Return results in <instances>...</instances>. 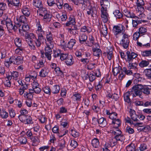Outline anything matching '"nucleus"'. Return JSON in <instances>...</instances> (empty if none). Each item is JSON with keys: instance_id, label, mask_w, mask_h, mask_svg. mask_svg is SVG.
I'll list each match as a JSON object with an SVG mask.
<instances>
[{"instance_id": "obj_45", "label": "nucleus", "mask_w": 151, "mask_h": 151, "mask_svg": "<svg viewBox=\"0 0 151 151\" xmlns=\"http://www.w3.org/2000/svg\"><path fill=\"white\" fill-rule=\"evenodd\" d=\"M113 14L115 16L117 19H121L123 17L122 14L119 11V10H116L114 11Z\"/></svg>"}, {"instance_id": "obj_1", "label": "nucleus", "mask_w": 151, "mask_h": 151, "mask_svg": "<svg viewBox=\"0 0 151 151\" xmlns=\"http://www.w3.org/2000/svg\"><path fill=\"white\" fill-rule=\"evenodd\" d=\"M16 20L18 22L15 21V24L19 27V34L21 36L24 37L27 31L29 29V25L27 24V20L24 15H21L17 17Z\"/></svg>"}, {"instance_id": "obj_60", "label": "nucleus", "mask_w": 151, "mask_h": 151, "mask_svg": "<svg viewBox=\"0 0 151 151\" xmlns=\"http://www.w3.org/2000/svg\"><path fill=\"white\" fill-rule=\"evenodd\" d=\"M73 98L75 100V101H80L81 100V96L80 94L78 93L74 94L73 95Z\"/></svg>"}, {"instance_id": "obj_13", "label": "nucleus", "mask_w": 151, "mask_h": 151, "mask_svg": "<svg viewBox=\"0 0 151 151\" xmlns=\"http://www.w3.org/2000/svg\"><path fill=\"white\" fill-rule=\"evenodd\" d=\"M38 38L35 39L34 41L36 46L37 47H40L42 43L45 41H46V39L45 36H38Z\"/></svg>"}, {"instance_id": "obj_39", "label": "nucleus", "mask_w": 151, "mask_h": 151, "mask_svg": "<svg viewBox=\"0 0 151 151\" xmlns=\"http://www.w3.org/2000/svg\"><path fill=\"white\" fill-rule=\"evenodd\" d=\"M47 45V47L45 48V53H52V48L53 47V44Z\"/></svg>"}, {"instance_id": "obj_23", "label": "nucleus", "mask_w": 151, "mask_h": 151, "mask_svg": "<svg viewBox=\"0 0 151 151\" xmlns=\"http://www.w3.org/2000/svg\"><path fill=\"white\" fill-rule=\"evenodd\" d=\"M22 11L24 16L28 17L30 14L31 9L28 6H24L22 9Z\"/></svg>"}, {"instance_id": "obj_24", "label": "nucleus", "mask_w": 151, "mask_h": 151, "mask_svg": "<svg viewBox=\"0 0 151 151\" xmlns=\"http://www.w3.org/2000/svg\"><path fill=\"white\" fill-rule=\"evenodd\" d=\"M48 70L46 68H42L39 73V76L41 77H45L48 75Z\"/></svg>"}, {"instance_id": "obj_30", "label": "nucleus", "mask_w": 151, "mask_h": 151, "mask_svg": "<svg viewBox=\"0 0 151 151\" xmlns=\"http://www.w3.org/2000/svg\"><path fill=\"white\" fill-rule=\"evenodd\" d=\"M69 20L65 24L66 26H68L70 25H74L76 24V22L74 17L73 16H70L69 17Z\"/></svg>"}, {"instance_id": "obj_18", "label": "nucleus", "mask_w": 151, "mask_h": 151, "mask_svg": "<svg viewBox=\"0 0 151 151\" xmlns=\"http://www.w3.org/2000/svg\"><path fill=\"white\" fill-rule=\"evenodd\" d=\"M46 41H45L46 43L48 42V44L50 45L52 44L53 38L51 32H46Z\"/></svg>"}, {"instance_id": "obj_63", "label": "nucleus", "mask_w": 151, "mask_h": 151, "mask_svg": "<svg viewBox=\"0 0 151 151\" xmlns=\"http://www.w3.org/2000/svg\"><path fill=\"white\" fill-rule=\"evenodd\" d=\"M124 72L125 74L127 75H131L132 74V71L129 69L127 70L126 67H123L122 68V72Z\"/></svg>"}, {"instance_id": "obj_54", "label": "nucleus", "mask_w": 151, "mask_h": 151, "mask_svg": "<svg viewBox=\"0 0 151 151\" xmlns=\"http://www.w3.org/2000/svg\"><path fill=\"white\" fill-rule=\"evenodd\" d=\"M53 57L55 58H59L60 57V55L61 54L60 50H53Z\"/></svg>"}, {"instance_id": "obj_34", "label": "nucleus", "mask_w": 151, "mask_h": 151, "mask_svg": "<svg viewBox=\"0 0 151 151\" xmlns=\"http://www.w3.org/2000/svg\"><path fill=\"white\" fill-rule=\"evenodd\" d=\"M44 65L43 60H39L37 63L35 64L34 67L35 69H38L41 68L43 67Z\"/></svg>"}, {"instance_id": "obj_33", "label": "nucleus", "mask_w": 151, "mask_h": 151, "mask_svg": "<svg viewBox=\"0 0 151 151\" xmlns=\"http://www.w3.org/2000/svg\"><path fill=\"white\" fill-rule=\"evenodd\" d=\"M107 29V27L105 24L104 25H102V27L100 30V32L104 37H105L108 34Z\"/></svg>"}, {"instance_id": "obj_2", "label": "nucleus", "mask_w": 151, "mask_h": 151, "mask_svg": "<svg viewBox=\"0 0 151 151\" xmlns=\"http://www.w3.org/2000/svg\"><path fill=\"white\" fill-rule=\"evenodd\" d=\"M39 15L43 17V20L45 22H49L51 19L52 15L44 8L40 9Z\"/></svg>"}, {"instance_id": "obj_55", "label": "nucleus", "mask_w": 151, "mask_h": 151, "mask_svg": "<svg viewBox=\"0 0 151 151\" xmlns=\"http://www.w3.org/2000/svg\"><path fill=\"white\" fill-rule=\"evenodd\" d=\"M141 55L143 56H151V50L142 52Z\"/></svg>"}, {"instance_id": "obj_19", "label": "nucleus", "mask_w": 151, "mask_h": 151, "mask_svg": "<svg viewBox=\"0 0 151 151\" xmlns=\"http://www.w3.org/2000/svg\"><path fill=\"white\" fill-rule=\"evenodd\" d=\"M128 63L129 64L127 65L128 69H134L135 71L138 70V64L136 62H133V61H131Z\"/></svg>"}, {"instance_id": "obj_7", "label": "nucleus", "mask_w": 151, "mask_h": 151, "mask_svg": "<svg viewBox=\"0 0 151 151\" xmlns=\"http://www.w3.org/2000/svg\"><path fill=\"white\" fill-rule=\"evenodd\" d=\"M126 53V58L125 59L126 61L128 63H130L131 61H134V60H135L136 58L138 56L137 54L134 52H130L129 51H127Z\"/></svg>"}, {"instance_id": "obj_32", "label": "nucleus", "mask_w": 151, "mask_h": 151, "mask_svg": "<svg viewBox=\"0 0 151 151\" xmlns=\"http://www.w3.org/2000/svg\"><path fill=\"white\" fill-rule=\"evenodd\" d=\"M65 60V62L68 65H71L74 63L73 57L70 55H69Z\"/></svg>"}, {"instance_id": "obj_21", "label": "nucleus", "mask_w": 151, "mask_h": 151, "mask_svg": "<svg viewBox=\"0 0 151 151\" xmlns=\"http://www.w3.org/2000/svg\"><path fill=\"white\" fill-rule=\"evenodd\" d=\"M78 38L79 42L82 44L86 42L88 38V36L85 33H81L80 34Z\"/></svg>"}, {"instance_id": "obj_36", "label": "nucleus", "mask_w": 151, "mask_h": 151, "mask_svg": "<svg viewBox=\"0 0 151 151\" xmlns=\"http://www.w3.org/2000/svg\"><path fill=\"white\" fill-rule=\"evenodd\" d=\"M151 89V86H143V88L142 89V93L143 92L145 94L148 95L150 94V90Z\"/></svg>"}, {"instance_id": "obj_11", "label": "nucleus", "mask_w": 151, "mask_h": 151, "mask_svg": "<svg viewBox=\"0 0 151 151\" xmlns=\"http://www.w3.org/2000/svg\"><path fill=\"white\" fill-rule=\"evenodd\" d=\"M19 120L25 124H29L32 123V119L31 117L28 115L19 116Z\"/></svg>"}, {"instance_id": "obj_16", "label": "nucleus", "mask_w": 151, "mask_h": 151, "mask_svg": "<svg viewBox=\"0 0 151 151\" xmlns=\"http://www.w3.org/2000/svg\"><path fill=\"white\" fill-rule=\"evenodd\" d=\"M8 6L10 7H18L19 4V0H6Z\"/></svg>"}, {"instance_id": "obj_52", "label": "nucleus", "mask_w": 151, "mask_h": 151, "mask_svg": "<svg viewBox=\"0 0 151 151\" xmlns=\"http://www.w3.org/2000/svg\"><path fill=\"white\" fill-rule=\"evenodd\" d=\"M18 141L21 144H25L27 142V138L24 137H19Z\"/></svg>"}, {"instance_id": "obj_31", "label": "nucleus", "mask_w": 151, "mask_h": 151, "mask_svg": "<svg viewBox=\"0 0 151 151\" xmlns=\"http://www.w3.org/2000/svg\"><path fill=\"white\" fill-rule=\"evenodd\" d=\"M150 68L144 70V73L148 79H151V64L149 66Z\"/></svg>"}, {"instance_id": "obj_29", "label": "nucleus", "mask_w": 151, "mask_h": 151, "mask_svg": "<svg viewBox=\"0 0 151 151\" xmlns=\"http://www.w3.org/2000/svg\"><path fill=\"white\" fill-rule=\"evenodd\" d=\"M97 121L100 126L101 127H105L107 124V122L106 119L104 117H101L99 119H97Z\"/></svg>"}, {"instance_id": "obj_25", "label": "nucleus", "mask_w": 151, "mask_h": 151, "mask_svg": "<svg viewBox=\"0 0 151 151\" xmlns=\"http://www.w3.org/2000/svg\"><path fill=\"white\" fill-rule=\"evenodd\" d=\"M94 56L99 57L102 55V52L99 48L93 47L92 49Z\"/></svg>"}, {"instance_id": "obj_49", "label": "nucleus", "mask_w": 151, "mask_h": 151, "mask_svg": "<svg viewBox=\"0 0 151 151\" xmlns=\"http://www.w3.org/2000/svg\"><path fill=\"white\" fill-rule=\"evenodd\" d=\"M126 149L127 151H134L136 149L134 145L132 143L126 147Z\"/></svg>"}, {"instance_id": "obj_42", "label": "nucleus", "mask_w": 151, "mask_h": 151, "mask_svg": "<svg viewBox=\"0 0 151 151\" xmlns=\"http://www.w3.org/2000/svg\"><path fill=\"white\" fill-rule=\"evenodd\" d=\"M12 57H10L8 59H5L4 61V64L7 68H9L12 63H13Z\"/></svg>"}, {"instance_id": "obj_5", "label": "nucleus", "mask_w": 151, "mask_h": 151, "mask_svg": "<svg viewBox=\"0 0 151 151\" xmlns=\"http://www.w3.org/2000/svg\"><path fill=\"white\" fill-rule=\"evenodd\" d=\"M122 35V38L120 41V44L124 49H127L128 47L129 43V36L125 33H123Z\"/></svg>"}, {"instance_id": "obj_38", "label": "nucleus", "mask_w": 151, "mask_h": 151, "mask_svg": "<svg viewBox=\"0 0 151 151\" xmlns=\"http://www.w3.org/2000/svg\"><path fill=\"white\" fill-rule=\"evenodd\" d=\"M149 64L148 60H142L139 64V66L141 68H144L147 66Z\"/></svg>"}, {"instance_id": "obj_15", "label": "nucleus", "mask_w": 151, "mask_h": 151, "mask_svg": "<svg viewBox=\"0 0 151 151\" xmlns=\"http://www.w3.org/2000/svg\"><path fill=\"white\" fill-rule=\"evenodd\" d=\"M101 17L102 20L104 23L107 22L109 16L107 11L101 10Z\"/></svg>"}, {"instance_id": "obj_64", "label": "nucleus", "mask_w": 151, "mask_h": 151, "mask_svg": "<svg viewBox=\"0 0 151 151\" xmlns=\"http://www.w3.org/2000/svg\"><path fill=\"white\" fill-rule=\"evenodd\" d=\"M81 61L84 64L86 65L89 63L90 58H81Z\"/></svg>"}, {"instance_id": "obj_61", "label": "nucleus", "mask_w": 151, "mask_h": 151, "mask_svg": "<svg viewBox=\"0 0 151 151\" xmlns=\"http://www.w3.org/2000/svg\"><path fill=\"white\" fill-rule=\"evenodd\" d=\"M24 96L25 98H27L28 100H32L33 99V96L32 94L26 92L24 94Z\"/></svg>"}, {"instance_id": "obj_37", "label": "nucleus", "mask_w": 151, "mask_h": 151, "mask_svg": "<svg viewBox=\"0 0 151 151\" xmlns=\"http://www.w3.org/2000/svg\"><path fill=\"white\" fill-rule=\"evenodd\" d=\"M124 14L127 17L134 19V18H137L138 17L136 16L135 14L133 12L128 11L125 12Z\"/></svg>"}, {"instance_id": "obj_9", "label": "nucleus", "mask_w": 151, "mask_h": 151, "mask_svg": "<svg viewBox=\"0 0 151 151\" xmlns=\"http://www.w3.org/2000/svg\"><path fill=\"white\" fill-rule=\"evenodd\" d=\"M36 25L37 29L36 33L38 36H44L46 35V32L44 31L42 29V26L40 24V21L39 20H36Z\"/></svg>"}, {"instance_id": "obj_28", "label": "nucleus", "mask_w": 151, "mask_h": 151, "mask_svg": "<svg viewBox=\"0 0 151 151\" xmlns=\"http://www.w3.org/2000/svg\"><path fill=\"white\" fill-rule=\"evenodd\" d=\"M129 113L131 118L133 121H139L137 119L138 116L136 114V112L134 110L130 109Z\"/></svg>"}, {"instance_id": "obj_20", "label": "nucleus", "mask_w": 151, "mask_h": 151, "mask_svg": "<svg viewBox=\"0 0 151 151\" xmlns=\"http://www.w3.org/2000/svg\"><path fill=\"white\" fill-rule=\"evenodd\" d=\"M138 19L139 18L137 17V18H134V19L132 20V24L133 27H136L139 24L141 23L142 22L144 23L147 22L146 20Z\"/></svg>"}, {"instance_id": "obj_46", "label": "nucleus", "mask_w": 151, "mask_h": 151, "mask_svg": "<svg viewBox=\"0 0 151 151\" xmlns=\"http://www.w3.org/2000/svg\"><path fill=\"white\" fill-rule=\"evenodd\" d=\"M79 1L80 4L87 7L88 6L92 5L91 4L90 0H79Z\"/></svg>"}, {"instance_id": "obj_48", "label": "nucleus", "mask_w": 151, "mask_h": 151, "mask_svg": "<svg viewBox=\"0 0 151 151\" xmlns=\"http://www.w3.org/2000/svg\"><path fill=\"white\" fill-rule=\"evenodd\" d=\"M91 31V29L89 27H86V26H83L81 29V31L82 32H87L89 33Z\"/></svg>"}, {"instance_id": "obj_14", "label": "nucleus", "mask_w": 151, "mask_h": 151, "mask_svg": "<svg viewBox=\"0 0 151 151\" xmlns=\"http://www.w3.org/2000/svg\"><path fill=\"white\" fill-rule=\"evenodd\" d=\"M25 36L26 40L28 43H32L33 40L34 39L35 40L36 39L35 35L33 33L27 34V33L24 36Z\"/></svg>"}, {"instance_id": "obj_58", "label": "nucleus", "mask_w": 151, "mask_h": 151, "mask_svg": "<svg viewBox=\"0 0 151 151\" xmlns=\"http://www.w3.org/2000/svg\"><path fill=\"white\" fill-rule=\"evenodd\" d=\"M1 117L4 119H6L8 116V114L5 111H3L0 113Z\"/></svg>"}, {"instance_id": "obj_62", "label": "nucleus", "mask_w": 151, "mask_h": 151, "mask_svg": "<svg viewBox=\"0 0 151 151\" xmlns=\"http://www.w3.org/2000/svg\"><path fill=\"white\" fill-rule=\"evenodd\" d=\"M24 49V48L22 47H18L15 50V53L19 55H21L22 53H23V51Z\"/></svg>"}, {"instance_id": "obj_47", "label": "nucleus", "mask_w": 151, "mask_h": 151, "mask_svg": "<svg viewBox=\"0 0 151 151\" xmlns=\"http://www.w3.org/2000/svg\"><path fill=\"white\" fill-rule=\"evenodd\" d=\"M14 43L15 45L18 47H21L22 45L21 40L19 37H16L14 39Z\"/></svg>"}, {"instance_id": "obj_40", "label": "nucleus", "mask_w": 151, "mask_h": 151, "mask_svg": "<svg viewBox=\"0 0 151 151\" xmlns=\"http://www.w3.org/2000/svg\"><path fill=\"white\" fill-rule=\"evenodd\" d=\"M76 41L75 39H71L68 42L67 45V47L70 49H72L74 45L76 43Z\"/></svg>"}, {"instance_id": "obj_10", "label": "nucleus", "mask_w": 151, "mask_h": 151, "mask_svg": "<svg viewBox=\"0 0 151 151\" xmlns=\"http://www.w3.org/2000/svg\"><path fill=\"white\" fill-rule=\"evenodd\" d=\"M125 27L122 24L119 25H115L113 27V31L114 34L117 35L120 33H124Z\"/></svg>"}, {"instance_id": "obj_4", "label": "nucleus", "mask_w": 151, "mask_h": 151, "mask_svg": "<svg viewBox=\"0 0 151 151\" xmlns=\"http://www.w3.org/2000/svg\"><path fill=\"white\" fill-rule=\"evenodd\" d=\"M143 88V86L141 84H137L134 86L132 88V91L136 96H139L141 98H143V96L142 95V89Z\"/></svg>"}, {"instance_id": "obj_26", "label": "nucleus", "mask_w": 151, "mask_h": 151, "mask_svg": "<svg viewBox=\"0 0 151 151\" xmlns=\"http://www.w3.org/2000/svg\"><path fill=\"white\" fill-rule=\"evenodd\" d=\"M32 4L35 7L40 9L42 8V2L40 0H33Z\"/></svg>"}, {"instance_id": "obj_53", "label": "nucleus", "mask_w": 151, "mask_h": 151, "mask_svg": "<svg viewBox=\"0 0 151 151\" xmlns=\"http://www.w3.org/2000/svg\"><path fill=\"white\" fill-rule=\"evenodd\" d=\"M89 40L90 43H88L87 45L88 46H91L94 44L95 39L92 36H89Z\"/></svg>"}, {"instance_id": "obj_22", "label": "nucleus", "mask_w": 151, "mask_h": 151, "mask_svg": "<svg viewBox=\"0 0 151 151\" xmlns=\"http://www.w3.org/2000/svg\"><path fill=\"white\" fill-rule=\"evenodd\" d=\"M112 124L114 125V128H117L118 130V127L121 124V121L119 119H115L112 121Z\"/></svg>"}, {"instance_id": "obj_57", "label": "nucleus", "mask_w": 151, "mask_h": 151, "mask_svg": "<svg viewBox=\"0 0 151 151\" xmlns=\"http://www.w3.org/2000/svg\"><path fill=\"white\" fill-rule=\"evenodd\" d=\"M114 129L112 130V132H111L112 134L115 135V136L118 135H120V134H122V132L120 130L119 128L118 130L117 129V128H114Z\"/></svg>"}, {"instance_id": "obj_3", "label": "nucleus", "mask_w": 151, "mask_h": 151, "mask_svg": "<svg viewBox=\"0 0 151 151\" xmlns=\"http://www.w3.org/2000/svg\"><path fill=\"white\" fill-rule=\"evenodd\" d=\"M1 23L6 24L8 31L13 30L14 31H16L17 27H19L16 24H13L11 19H8L7 17L6 18L5 20L2 21L1 22Z\"/></svg>"}, {"instance_id": "obj_27", "label": "nucleus", "mask_w": 151, "mask_h": 151, "mask_svg": "<svg viewBox=\"0 0 151 151\" xmlns=\"http://www.w3.org/2000/svg\"><path fill=\"white\" fill-rule=\"evenodd\" d=\"M132 94L131 92H127L124 94V101L130 104L131 103V100L130 98V96Z\"/></svg>"}, {"instance_id": "obj_56", "label": "nucleus", "mask_w": 151, "mask_h": 151, "mask_svg": "<svg viewBox=\"0 0 151 151\" xmlns=\"http://www.w3.org/2000/svg\"><path fill=\"white\" fill-rule=\"evenodd\" d=\"M147 31V29L146 28L144 27H142L139 28V32H138L140 35H144Z\"/></svg>"}, {"instance_id": "obj_8", "label": "nucleus", "mask_w": 151, "mask_h": 151, "mask_svg": "<svg viewBox=\"0 0 151 151\" xmlns=\"http://www.w3.org/2000/svg\"><path fill=\"white\" fill-rule=\"evenodd\" d=\"M87 13L91 17H96L97 13V9L94 5L88 6L87 9Z\"/></svg>"}, {"instance_id": "obj_35", "label": "nucleus", "mask_w": 151, "mask_h": 151, "mask_svg": "<svg viewBox=\"0 0 151 151\" xmlns=\"http://www.w3.org/2000/svg\"><path fill=\"white\" fill-rule=\"evenodd\" d=\"M99 140L97 138H94L92 140L91 144L94 148H98L99 146Z\"/></svg>"}, {"instance_id": "obj_41", "label": "nucleus", "mask_w": 151, "mask_h": 151, "mask_svg": "<svg viewBox=\"0 0 151 151\" xmlns=\"http://www.w3.org/2000/svg\"><path fill=\"white\" fill-rule=\"evenodd\" d=\"M114 139L116 140L117 141H120L121 142H124L125 139L124 136L122 134L118 135L115 136L114 137Z\"/></svg>"}, {"instance_id": "obj_50", "label": "nucleus", "mask_w": 151, "mask_h": 151, "mask_svg": "<svg viewBox=\"0 0 151 151\" xmlns=\"http://www.w3.org/2000/svg\"><path fill=\"white\" fill-rule=\"evenodd\" d=\"M112 147L110 144L108 143H106L104 145V147L102 148L103 151H110L111 148Z\"/></svg>"}, {"instance_id": "obj_6", "label": "nucleus", "mask_w": 151, "mask_h": 151, "mask_svg": "<svg viewBox=\"0 0 151 151\" xmlns=\"http://www.w3.org/2000/svg\"><path fill=\"white\" fill-rule=\"evenodd\" d=\"M112 72L114 76H116L118 73H119L118 77L119 79L122 80L125 77V74L123 73L122 69L120 66L114 68Z\"/></svg>"}, {"instance_id": "obj_17", "label": "nucleus", "mask_w": 151, "mask_h": 151, "mask_svg": "<svg viewBox=\"0 0 151 151\" xmlns=\"http://www.w3.org/2000/svg\"><path fill=\"white\" fill-rule=\"evenodd\" d=\"M13 60V64L19 65L21 64L23 62V59L22 57L19 56L17 57L12 56Z\"/></svg>"}, {"instance_id": "obj_12", "label": "nucleus", "mask_w": 151, "mask_h": 151, "mask_svg": "<svg viewBox=\"0 0 151 151\" xmlns=\"http://www.w3.org/2000/svg\"><path fill=\"white\" fill-rule=\"evenodd\" d=\"M100 5L101 6V10L107 11L108 8L110 6V2L107 0H101L100 1Z\"/></svg>"}, {"instance_id": "obj_59", "label": "nucleus", "mask_w": 151, "mask_h": 151, "mask_svg": "<svg viewBox=\"0 0 151 151\" xmlns=\"http://www.w3.org/2000/svg\"><path fill=\"white\" fill-rule=\"evenodd\" d=\"M87 77H88L89 81L90 82H93L96 79V77L94 74L93 73H90L89 74H87Z\"/></svg>"}, {"instance_id": "obj_44", "label": "nucleus", "mask_w": 151, "mask_h": 151, "mask_svg": "<svg viewBox=\"0 0 151 151\" xmlns=\"http://www.w3.org/2000/svg\"><path fill=\"white\" fill-rule=\"evenodd\" d=\"M30 139L32 141V145L34 146L37 145L39 141V139L36 137L32 136Z\"/></svg>"}, {"instance_id": "obj_51", "label": "nucleus", "mask_w": 151, "mask_h": 151, "mask_svg": "<svg viewBox=\"0 0 151 151\" xmlns=\"http://www.w3.org/2000/svg\"><path fill=\"white\" fill-rule=\"evenodd\" d=\"M55 71L56 75L60 76H62L63 75V73L59 67H57Z\"/></svg>"}, {"instance_id": "obj_43", "label": "nucleus", "mask_w": 151, "mask_h": 151, "mask_svg": "<svg viewBox=\"0 0 151 151\" xmlns=\"http://www.w3.org/2000/svg\"><path fill=\"white\" fill-rule=\"evenodd\" d=\"M60 90V86L57 85L53 86L51 92L53 94H57L59 92Z\"/></svg>"}]
</instances>
